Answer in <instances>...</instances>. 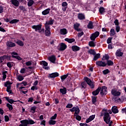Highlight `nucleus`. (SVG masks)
Returning <instances> with one entry per match:
<instances>
[{"mask_svg": "<svg viewBox=\"0 0 126 126\" xmlns=\"http://www.w3.org/2000/svg\"><path fill=\"white\" fill-rule=\"evenodd\" d=\"M109 114H112L111 110L103 109L100 113V117H103L104 122L109 125L108 126H111L113 122L111 121V117Z\"/></svg>", "mask_w": 126, "mask_h": 126, "instance_id": "f257e3e1", "label": "nucleus"}, {"mask_svg": "<svg viewBox=\"0 0 126 126\" xmlns=\"http://www.w3.org/2000/svg\"><path fill=\"white\" fill-rule=\"evenodd\" d=\"M84 80L86 82H83L82 83V88H86L87 84L89 85L91 88H94V84L93 83L92 81L90 80V79L88 78V77H85Z\"/></svg>", "mask_w": 126, "mask_h": 126, "instance_id": "f03ea898", "label": "nucleus"}, {"mask_svg": "<svg viewBox=\"0 0 126 126\" xmlns=\"http://www.w3.org/2000/svg\"><path fill=\"white\" fill-rule=\"evenodd\" d=\"M54 24L53 21L50 20L49 21H47L45 24V34L46 36H50L51 35V31L50 30V27H51V25Z\"/></svg>", "mask_w": 126, "mask_h": 126, "instance_id": "7ed1b4c3", "label": "nucleus"}, {"mask_svg": "<svg viewBox=\"0 0 126 126\" xmlns=\"http://www.w3.org/2000/svg\"><path fill=\"white\" fill-rule=\"evenodd\" d=\"M20 123L21 124H20L19 126H28L29 125H34V124H36V122L32 119H26L21 121Z\"/></svg>", "mask_w": 126, "mask_h": 126, "instance_id": "20e7f679", "label": "nucleus"}, {"mask_svg": "<svg viewBox=\"0 0 126 126\" xmlns=\"http://www.w3.org/2000/svg\"><path fill=\"white\" fill-rule=\"evenodd\" d=\"M32 28V29H34L36 32H38V33H42L45 32V29H42V25L41 24L33 25Z\"/></svg>", "mask_w": 126, "mask_h": 126, "instance_id": "39448f33", "label": "nucleus"}, {"mask_svg": "<svg viewBox=\"0 0 126 126\" xmlns=\"http://www.w3.org/2000/svg\"><path fill=\"white\" fill-rule=\"evenodd\" d=\"M113 101L115 102V103H122L126 100V98L124 96H122L121 98L116 97V96L112 98Z\"/></svg>", "mask_w": 126, "mask_h": 126, "instance_id": "423d86ee", "label": "nucleus"}, {"mask_svg": "<svg viewBox=\"0 0 126 126\" xmlns=\"http://www.w3.org/2000/svg\"><path fill=\"white\" fill-rule=\"evenodd\" d=\"M95 64H96L97 66L104 67L107 65V62L104 61V60L98 61L96 62Z\"/></svg>", "mask_w": 126, "mask_h": 126, "instance_id": "0eeeda50", "label": "nucleus"}, {"mask_svg": "<svg viewBox=\"0 0 126 126\" xmlns=\"http://www.w3.org/2000/svg\"><path fill=\"white\" fill-rule=\"evenodd\" d=\"M11 84L12 83L9 81H7L5 83V87H7L6 91L8 93H11Z\"/></svg>", "mask_w": 126, "mask_h": 126, "instance_id": "6e6552de", "label": "nucleus"}, {"mask_svg": "<svg viewBox=\"0 0 126 126\" xmlns=\"http://www.w3.org/2000/svg\"><path fill=\"white\" fill-rule=\"evenodd\" d=\"M27 85V82H23L21 83H19L17 84V88H19V90H22V89H24L25 87L23 86H26Z\"/></svg>", "mask_w": 126, "mask_h": 126, "instance_id": "1a4fd4ad", "label": "nucleus"}, {"mask_svg": "<svg viewBox=\"0 0 126 126\" xmlns=\"http://www.w3.org/2000/svg\"><path fill=\"white\" fill-rule=\"evenodd\" d=\"M70 111L72 112H75L74 115H79V112H80L79 107L78 106L72 107V109H70Z\"/></svg>", "mask_w": 126, "mask_h": 126, "instance_id": "9d476101", "label": "nucleus"}, {"mask_svg": "<svg viewBox=\"0 0 126 126\" xmlns=\"http://www.w3.org/2000/svg\"><path fill=\"white\" fill-rule=\"evenodd\" d=\"M99 35H100V32H99L98 31L95 32L91 36V40H92V41H95V39H96L97 37H98Z\"/></svg>", "mask_w": 126, "mask_h": 126, "instance_id": "9b49d317", "label": "nucleus"}, {"mask_svg": "<svg viewBox=\"0 0 126 126\" xmlns=\"http://www.w3.org/2000/svg\"><path fill=\"white\" fill-rule=\"evenodd\" d=\"M111 94L113 96H120L121 95V92H119L116 89H113L111 91Z\"/></svg>", "mask_w": 126, "mask_h": 126, "instance_id": "f8f14e48", "label": "nucleus"}, {"mask_svg": "<svg viewBox=\"0 0 126 126\" xmlns=\"http://www.w3.org/2000/svg\"><path fill=\"white\" fill-rule=\"evenodd\" d=\"M100 94L101 95H106L107 94V87L106 86H103L100 89Z\"/></svg>", "mask_w": 126, "mask_h": 126, "instance_id": "ddd939ff", "label": "nucleus"}, {"mask_svg": "<svg viewBox=\"0 0 126 126\" xmlns=\"http://www.w3.org/2000/svg\"><path fill=\"white\" fill-rule=\"evenodd\" d=\"M124 55V53H123L122 52V49H118L116 52V53H115V56L116 57H123Z\"/></svg>", "mask_w": 126, "mask_h": 126, "instance_id": "4468645a", "label": "nucleus"}, {"mask_svg": "<svg viewBox=\"0 0 126 126\" xmlns=\"http://www.w3.org/2000/svg\"><path fill=\"white\" fill-rule=\"evenodd\" d=\"M48 60L52 63H56V56L55 55H52L48 58Z\"/></svg>", "mask_w": 126, "mask_h": 126, "instance_id": "2eb2a0df", "label": "nucleus"}, {"mask_svg": "<svg viewBox=\"0 0 126 126\" xmlns=\"http://www.w3.org/2000/svg\"><path fill=\"white\" fill-rule=\"evenodd\" d=\"M41 64L43 65V67L44 68V69L48 70L50 68L49 67H48V63H47L46 61H42L41 62Z\"/></svg>", "mask_w": 126, "mask_h": 126, "instance_id": "dca6fc26", "label": "nucleus"}, {"mask_svg": "<svg viewBox=\"0 0 126 126\" xmlns=\"http://www.w3.org/2000/svg\"><path fill=\"white\" fill-rule=\"evenodd\" d=\"M11 55L12 58H15V59H17V60L21 61L22 59L21 58L19 57V56H18V54H17V53L12 52Z\"/></svg>", "mask_w": 126, "mask_h": 126, "instance_id": "f3484780", "label": "nucleus"}, {"mask_svg": "<svg viewBox=\"0 0 126 126\" xmlns=\"http://www.w3.org/2000/svg\"><path fill=\"white\" fill-rule=\"evenodd\" d=\"M79 26H80V24L79 23H76L74 24V28L75 30L78 31V32H79V31H81V30L80 28H79Z\"/></svg>", "mask_w": 126, "mask_h": 126, "instance_id": "a211bd4d", "label": "nucleus"}, {"mask_svg": "<svg viewBox=\"0 0 126 126\" xmlns=\"http://www.w3.org/2000/svg\"><path fill=\"white\" fill-rule=\"evenodd\" d=\"M62 10L66 11L67 8V2L66 1L63 2L62 3Z\"/></svg>", "mask_w": 126, "mask_h": 126, "instance_id": "6ab92c4d", "label": "nucleus"}, {"mask_svg": "<svg viewBox=\"0 0 126 126\" xmlns=\"http://www.w3.org/2000/svg\"><path fill=\"white\" fill-rule=\"evenodd\" d=\"M94 119H95V115H93L87 119L86 123L87 124H88V123H90V122H92V121H93Z\"/></svg>", "mask_w": 126, "mask_h": 126, "instance_id": "aec40b11", "label": "nucleus"}, {"mask_svg": "<svg viewBox=\"0 0 126 126\" xmlns=\"http://www.w3.org/2000/svg\"><path fill=\"white\" fill-rule=\"evenodd\" d=\"M66 45L63 43H62L60 44V48L59 49V51H64L65 49H66Z\"/></svg>", "mask_w": 126, "mask_h": 126, "instance_id": "412c9836", "label": "nucleus"}, {"mask_svg": "<svg viewBox=\"0 0 126 126\" xmlns=\"http://www.w3.org/2000/svg\"><path fill=\"white\" fill-rule=\"evenodd\" d=\"M49 77H50V78H55V77H58V76H59V73L58 72H54V73H52L51 74H50L49 75Z\"/></svg>", "mask_w": 126, "mask_h": 126, "instance_id": "4be33fe9", "label": "nucleus"}, {"mask_svg": "<svg viewBox=\"0 0 126 126\" xmlns=\"http://www.w3.org/2000/svg\"><path fill=\"white\" fill-rule=\"evenodd\" d=\"M112 112L113 114H118L119 113V109H118V107L116 106H114L112 108Z\"/></svg>", "mask_w": 126, "mask_h": 126, "instance_id": "5701e85b", "label": "nucleus"}, {"mask_svg": "<svg viewBox=\"0 0 126 126\" xmlns=\"http://www.w3.org/2000/svg\"><path fill=\"white\" fill-rule=\"evenodd\" d=\"M11 2L15 6H19V1L17 0H11Z\"/></svg>", "mask_w": 126, "mask_h": 126, "instance_id": "b1692460", "label": "nucleus"}, {"mask_svg": "<svg viewBox=\"0 0 126 126\" xmlns=\"http://www.w3.org/2000/svg\"><path fill=\"white\" fill-rule=\"evenodd\" d=\"M50 11H51V9L47 8L42 12V15H47L50 13Z\"/></svg>", "mask_w": 126, "mask_h": 126, "instance_id": "393cba45", "label": "nucleus"}, {"mask_svg": "<svg viewBox=\"0 0 126 126\" xmlns=\"http://www.w3.org/2000/svg\"><path fill=\"white\" fill-rule=\"evenodd\" d=\"M60 33L61 35H65L67 34V31L65 29H62L60 30Z\"/></svg>", "mask_w": 126, "mask_h": 126, "instance_id": "a878e982", "label": "nucleus"}, {"mask_svg": "<svg viewBox=\"0 0 126 126\" xmlns=\"http://www.w3.org/2000/svg\"><path fill=\"white\" fill-rule=\"evenodd\" d=\"M100 90H101V87H99L95 91L93 92V94L94 96H97L99 94V92H100Z\"/></svg>", "mask_w": 126, "mask_h": 126, "instance_id": "bb28decb", "label": "nucleus"}, {"mask_svg": "<svg viewBox=\"0 0 126 126\" xmlns=\"http://www.w3.org/2000/svg\"><path fill=\"white\" fill-rule=\"evenodd\" d=\"M78 18L80 20H83V19H85V15L82 13H79L78 15Z\"/></svg>", "mask_w": 126, "mask_h": 126, "instance_id": "cd10ccee", "label": "nucleus"}, {"mask_svg": "<svg viewBox=\"0 0 126 126\" xmlns=\"http://www.w3.org/2000/svg\"><path fill=\"white\" fill-rule=\"evenodd\" d=\"M72 50L73 52H77L80 50V48L76 45H74L72 46Z\"/></svg>", "mask_w": 126, "mask_h": 126, "instance_id": "c85d7f7f", "label": "nucleus"}, {"mask_svg": "<svg viewBox=\"0 0 126 126\" xmlns=\"http://www.w3.org/2000/svg\"><path fill=\"white\" fill-rule=\"evenodd\" d=\"M7 47H10V48H12V47H15V43L11 42L8 41L6 44Z\"/></svg>", "mask_w": 126, "mask_h": 126, "instance_id": "c756f323", "label": "nucleus"}, {"mask_svg": "<svg viewBox=\"0 0 126 126\" xmlns=\"http://www.w3.org/2000/svg\"><path fill=\"white\" fill-rule=\"evenodd\" d=\"M7 59V56L4 55L0 57V63H1L4 60Z\"/></svg>", "mask_w": 126, "mask_h": 126, "instance_id": "7c9ffc66", "label": "nucleus"}, {"mask_svg": "<svg viewBox=\"0 0 126 126\" xmlns=\"http://www.w3.org/2000/svg\"><path fill=\"white\" fill-rule=\"evenodd\" d=\"M94 61H97V60H98V59H100V57L101 55L100 54V53H98V54L94 55Z\"/></svg>", "mask_w": 126, "mask_h": 126, "instance_id": "2f4dec72", "label": "nucleus"}, {"mask_svg": "<svg viewBox=\"0 0 126 126\" xmlns=\"http://www.w3.org/2000/svg\"><path fill=\"white\" fill-rule=\"evenodd\" d=\"M65 41L66 42H68V43H70L71 44V43H73L75 40L73 38H65Z\"/></svg>", "mask_w": 126, "mask_h": 126, "instance_id": "473e14b6", "label": "nucleus"}, {"mask_svg": "<svg viewBox=\"0 0 126 126\" xmlns=\"http://www.w3.org/2000/svg\"><path fill=\"white\" fill-rule=\"evenodd\" d=\"M99 12L101 14H104L105 13V8L103 7H99Z\"/></svg>", "mask_w": 126, "mask_h": 126, "instance_id": "72a5a7b5", "label": "nucleus"}, {"mask_svg": "<svg viewBox=\"0 0 126 126\" xmlns=\"http://www.w3.org/2000/svg\"><path fill=\"white\" fill-rule=\"evenodd\" d=\"M17 79L19 80V81H22V80L24 79V77L21 75H17Z\"/></svg>", "mask_w": 126, "mask_h": 126, "instance_id": "f704fd0d", "label": "nucleus"}, {"mask_svg": "<svg viewBox=\"0 0 126 126\" xmlns=\"http://www.w3.org/2000/svg\"><path fill=\"white\" fill-rule=\"evenodd\" d=\"M74 117L77 121H81V116L78 115V114H74Z\"/></svg>", "mask_w": 126, "mask_h": 126, "instance_id": "c9c22d12", "label": "nucleus"}, {"mask_svg": "<svg viewBox=\"0 0 126 126\" xmlns=\"http://www.w3.org/2000/svg\"><path fill=\"white\" fill-rule=\"evenodd\" d=\"M16 44H18L19 46H21V47H23V46H24V43L21 40H18L16 42Z\"/></svg>", "mask_w": 126, "mask_h": 126, "instance_id": "e433bc0d", "label": "nucleus"}, {"mask_svg": "<svg viewBox=\"0 0 126 126\" xmlns=\"http://www.w3.org/2000/svg\"><path fill=\"white\" fill-rule=\"evenodd\" d=\"M5 98L6 100H7V101H8V102H9V103H10V104H13V103H14V102H15L14 101L13 99H10L8 97H6Z\"/></svg>", "mask_w": 126, "mask_h": 126, "instance_id": "4c0bfd02", "label": "nucleus"}, {"mask_svg": "<svg viewBox=\"0 0 126 126\" xmlns=\"http://www.w3.org/2000/svg\"><path fill=\"white\" fill-rule=\"evenodd\" d=\"M61 93L62 94H66V88H63V89H61L60 90Z\"/></svg>", "mask_w": 126, "mask_h": 126, "instance_id": "58836bf2", "label": "nucleus"}, {"mask_svg": "<svg viewBox=\"0 0 126 126\" xmlns=\"http://www.w3.org/2000/svg\"><path fill=\"white\" fill-rule=\"evenodd\" d=\"M88 28H89V29H93V23L92 22H90L89 23Z\"/></svg>", "mask_w": 126, "mask_h": 126, "instance_id": "ea45409f", "label": "nucleus"}, {"mask_svg": "<svg viewBox=\"0 0 126 126\" xmlns=\"http://www.w3.org/2000/svg\"><path fill=\"white\" fill-rule=\"evenodd\" d=\"M34 3V1L33 0H29L28 2V6H32Z\"/></svg>", "mask_w": 126, "mask_h": 126, "instance_id": "a19ab883", "label": "nucleus"}, {"mask_svg": "<svg viewBox=\"0 0 126 126\" xmlns=\"http://www.w3.org/2000/svg\"><path fill=\"white\" fill-rule=\"evenodd\" d=\"M109 59H110V56L106 54L104 56H103V58H102V61H104V60H106L107 61H108Z\"/></svg>", "mask_w": 126, "mask_h": 126, "instance_id": "79ce46f5", "label": "nucleus"}, {"mask_svg": "<svg viewBox=\"0 0 126 126\" xmlns=\"http://www.w3.org/2000/svg\"><path fill=\"white\" fill-rule=\"evenodd\" d=\"M19 20L17 19H13L11 21H10V24H13L14 23H17V22H19Z\"/></svg>", "mask_w": 126, "mask_h": 126, "instance_id": "37998d69", "label": "nucleus"}, {"mask_svg": "<svg viewBox=\"0 0 126 126\" xmlns=\"http://www.w3.org/2000/svg\"><path fill=\"white\" fill-rule=\"evenodd\" d=\"M67 76H68V74H66V75H63V76H62L61 77V80L63 81L64 80V79H65L66 78V77H67Z\"/></svg>", "mask_w": 126, "mask_h": 126, "instance_id": "c03bdc74", "label": "nucleus"}, {"mask_svg": "<svg viewBox=\"0 0 126 126\" xmlns=\"http://www.w3.org/2000/svg\"><path fill=\"white\" fill-rule=\"evenodd\" d=\"M116 34V32H115L114 29H111L110 30V36H114Z\"/></svg>", "mask_w": 126, "mask_h": 126, "instance_id": "a18cd8bd", "label": "nucleus"}, {"mask_svg": "<svg viewBox=\"0 0 126 126\" xmlns=\"http://www.w3.org/2000/svg\"><path fill=\"white\" fill-rule=\"evenodd\" d=\"M88 52L91 55H93L94 56V55H96V52H95L94 50H90Z\"/></svg>", "mask_w": 126, "mask_h": 126, "instance_id": "49530a36", "label": "nucleus"}, {"mask_svg": "<svg viewBox=\"0 0 126 126\" xmlns=\"http://www.w3.org/2000/svg\"><path fill=\"white\" fill-rule=\"evenodd\" d=\"M92 102L93 103L95 104L97 102V97L92 96Z\"/></svg>", "mask_w": 126, "mask_h": 126, "instance_id": "de8ad7c7", "label": "nucleus"}, {"mask_svg": "<svg viewBox=\"0 0 126 126\" xmlns=\"http://www.w3.org/2000/svg\"><path fill=\"white\" fill-rule=\"evenodd\" d=\"M106 63L108 65H113V64H114V62L111 60H108Z\"/></svg>", "mask_w": 126, "mask_h": 126, "instance_id": "09e8293b", "label": "nucleus"}, {"mask_svg": "<svg viewBox=\"0 0 126 126\" xmlns=\"http://www.w3.org/2000/svg\"><path fill=\"white\" fill-rule=\"evenodd\" d=\"M6 106L8 107V109L10 111H11L12 109H13L12 105L11 104H10L9 103H7Z\"/></svg>", "mask_w": 126, "mask_h": 126, "instance_id": "8fccbe9b", "label": "nucleus"}, {"mask_svg": "<svg viewBox=\"0 0 126 126\" xmlns=\"http://www.w3.org/2000/svg\"><path fill=\"white\" fill-rule=\"evenodd\" d=\"M56 121L52 120L51 119L50 121H49V125H52L53 126L54 125H56Z\"/></svg>", "mask_w": 126, "mask_h": 126, "instance_id": "3c124183", "label": "nucleus"}, {"mask_svg": "<svg viewBox=\"0 0 126 126\" xmlns=\"http://www.w3.org/2000/svg\"><path fill=\"white\" fill-rule=\"evenodd\" d=\"M103 73L104 75L108 74V73H110V70H109L108 69H106L103 71Z\"/></svg>", "mask_w": 126, "mask_h": 126, "instance_id": "603ef678", "label": "nucleus"}, {"mask_svg": "<svg viewBox=\"0 0 126 126\" xmlns=\"http://www.w3.org/2000/svg\"><path fill=\"white\" fill-rule=\"evenodd\" d=\"M84 34V32H80V31L78 34V37L79 38H80V37H81V36L83 35Z\"/></svg>", "mask_w": 126, "mask_h": 126, "instance_id": "864d4df0", "label": "nucleus"}, {"mask_svg": "<svg viewBox=\"0 0 126 126\" xmlns=\"http://www.w3.org/2000/svg\"><path fill=\"white\" fill-rule=\"evenodd\" d=\"M31 90H33V91H34V90H38V87H37V86H33L31 87Z\"/></svg>", "mask_w": 126, "mask_h": 126, "instance_id": "5fc2aeb1", "label": "nucleus"}, {"mask_svg": "<svg viewBox=\"0 0 126 126\" xmlns=\"http://www.w3.org/2000/svg\"><path fill=\"white\" fill-rule=\"evenodd\" d=\"M89 44L90 47H95V43L93 41H90Z\"/></svg>", "mask_w": 126, "mask_h": 126, "instance_id": "6e6d98bb", "label": "nucleus"}, {"mask_svg": "<svg viewBox=\"0 0 126 126\" xmlns=\"http://www.w3.org/2000/svg\"><path fill=\"white\" fill-rule=\"evenodd\" d=\"M73 105H72V104H70V103H68L66 106V108H68L69 109H70L71 108H72Z\"/></svg>", "mask_w": 126, "mask_h": 126, "instance_id": "4d7b16f0", "label": "nucleus"}, {"mask_svg": "<svg viewBox=\"0 0 126 126\" xmlns=\"http://www.w3.org/2000/svg\"><path fill=\"white\" fill-rule=\"evenodd\" d=\"M31 111H32V113H35L36 111V107L35 106H32L31 107Z\"/></svg>", "mask_w": 126, "mask_h": 126, "instance_id": "13d9d810", "label": "nucleus"}, {"mask_svg": "<svg viewBox=\"0 0 126 126\" xmlns=\"http://www.w3.org/2000/svg\"><path fill=\"white\" fill-rule=\"evenodd\" d=\"M114 23L116 25V26H119V25L120 24V23H119V20L118 19H116L114 22Z\"/></svg>", "mask_w": 126, "mask_h": 126, "instance_id": "bf43d9fd", "label": "nucleus"}, {"mask_svg": "<svg viewBox=\"0 0 126 126\" xmlns=\"http://www.w3.org/2000/svg\"><path fill=\"white\" fill-rule=\"evenodd\" d=\"M7 65L8 67H11V66H12V63L8 62L7 63Z\"/></svg>", "mask_w": 126, "mask_h": 126, "instance_id": "052dcab7", "label": "nucleus"}, {"mask_svg": "<svg viewBox=\"0 0 126 126\" xmlns=\"http://www.w3.org/2000/svg\"><path fill=\"white\" fill-rule=\"evenodd\" d=\"M26 64L28 66H29V65H31V64H32V62L31 61H28V62L26 63Z\"/></svg>", "mask_w": 126, "mask_h": 126, "instance_id": "680f3d73", "label": "nucleus"}, {"mask_svg": "<svg viewBox=\"0 0 126 126\" xmlns=\"http://www.w3.org/2000/svg\"><path fill=\"white\" fill-rule=\"evenodd\" d=\"M25 71H26V69H25V68H22L20 70L21 73H22V74L25 73Z\"/></svg>", "mask_w": 126, "mask_h": 126, "instance_id": "e2e57ef3", "label": "nucleus"}, {"mask_svg": "<svg viewBox=\"0 0 126 126\" xmlns=\"http://www.w3.org/2000/svg\"><path fill=\"white\" fill-rule=\"evenodd\" d=\"M57 114H54V115L51 118V120H56V119H57Z\"/></svg>", "mask_w": 126, "mask_h": 126, "instance_id": "0e129e2a", "label": "nucleus"}, {"mask_svg": "<svg viewBox=\"0 0 126 126\" xmlns=\"http://www.w3.org/2000/svg\"><path fill=\"white\" fill-rule=\"evenodd\" d=\"M107 44H110L112 43V38H108L107 40Z\"/></svg>", "mask_w": 126, "mask_h": 126, "instance_id": "69168bd1", "label": "nucleus"}, {"mask_svg": "<svg viewBox=\"0 0 126 126\" xmlns=\"http://www.w3.org/2000/svg\"><path fill=\"white\" fill-rule=\"evenodd\" d=\"M41 126H46V121L42 120L40 123Z\"/></svg>", "mask_w": 126, "mask_h": 126, "instance_id": "338daca9", "label": "nucleus"}, {"mask_svg": "<svg viewBox=\"0 0 126 126\" xmlns=\"http://www.w3.org/2000/svg\"><path fill=\"white\" fill-rule=\"evenodd\" d=\"M19 8L20 9H21V10H23V11H25V7H24V6H20Z\"/></svg>", "mask_w": 126, "mask_h": 126, "instance_id": "774afa93", "label": "nucleus"}]
</instances>
